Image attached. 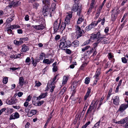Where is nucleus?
Segmentation results:
<instances>
[{"label": "nucleus", "mask_w": 128, "mask_h": 128, "mask_svg": "<svg viewBox=\"0 0 128 128\" xmlns=\"http://www.w3.org/2000/svg\"><path fill=\"white\" fill-rule=\"evenodd\" d=\"M32 26L35 29L38 30H42L44 28V25L42 24L38 25L33 26Z\"/></svg>", "instance_id": "nucleus-11"}, {"label": "nucleus", "mask_w": 128, "mask_h": 128, "mask_svg": "<svg viewBox=\"0 0 128 128\" xmlns=\"http://www.w3.org/2000/svg\"><path fill=\"white\" fill-rule=\"evenodd\" d=\"M90 122H87L82 127V128H86L87 126L90 124Z\"/></svg>", "instance_id": "nucleus-40"}, {"label": "nucleus", "mask_w": 128, "mask_h": 128, "mask_svg": "<svg viewBox=\"0 0 128 128\" xmlns=\"http://www.w3.org/2000/svg\"><path fill=\"white\" fill-rule=\"evenodd\" d=\"M116 18V16H115L114 14H112L111 16V18L112 20V21H114Z\"/></svg>", "instance_id": "nucleus-31"}, {"label": "nucleus", "mask_w": 128, "mask_h": 128, "mask_svg": "<svg viewBox=\"0 0 128 128\" xmlns=\"http://www.w3.org/2000/svg\"><path fill=\"white\" fill-rule=\"evenodd\" d=\"M94 50L93 48H92L90 50L87 51V53L88 55H90L93 52Z\"/></svg>", "instance_id": "nucleus-42"}, {"label": "nucleus", "mask_w": 128, "mask_h": 128, "mask_svg": "<svg viewBox=\"0 0 128 128\" xmlns=\"http://www.w3.org/2000/svg\"><path fill=\"white\" fill-rule=\"evenodd\" d=\"M72 16V14H68L67 15L65 18L64 22H62V23H64L65 24V27L66 25H68L70 23V19Z\"/></svg>", "instance_id": "nucleus-7"}, {"label": "nucleus", "mask_w": 128, "mask_h": 128, "mask_svg": "<svg viewBox=\"0 0 128 128\" xmlns=\"http://www.w3.org/2000/svg\"><path fill=\"white\" fill-rule=\"evenodd\" d=\"M39 6V4L38 3H35L33 5V8L36 9Z\"/></svg>", "instance_id": "nucleus-38"}, {"label": "nucleus", "mask_w": 128, "mask_h": 128, "mask_svg": "<svg viewBox=\"0 0 128 128\" xmlns=\"http://www.w3.org/2000/svg\"><path fill=\"white\" fill-rule=\"evenodd\" d=\"M91 90L90 89L88 88V89L87 92L84 96V100H86L87 99V98L89 96L91 92Z\"/></svg>", "instance_id": "nucleus-22"}, {"label": "nucleus", "mask_w": 128, "mask_h": 128, "mask_svg": "<svg viewBox=\"0 0 128 128\" xmlns=\"http://www.w3.org/2000/svg\"><path fill=\"white\" fill-rule=\"evenodd\" d=\"M53 60L50 59L49 60L48 59H44L43 60V62L46 64H50L52 63L54 61Z\"/></svg>", "instance_id": "nucleus-19"}, {"label": "nucleus", "mask_w": 128, "mask_h": 128, "mask_svg": "<svg viewBox=\"0 0 128 128\" xmlns=\"http://www.w3.org/2000/svg\"><path fill=\"white\" fill-rule=\"evenodd\" d=\"M60 38V36L59 35H56L55 38V40H57Z\"/></svg>", "instance_id": "nucleus-57"}, {"label": "nucleus", "mask_w": 128, "mask_h": 128, "mask_svg": "<svg viewBox=\"0 0 128 128\" xmlns=\"http://www.w3.org/2000/svg\"><path fill=\"white\" fill-rule=\"evenodd\" d=\"M95 4V0H92V3L90 5V6L94 7V5Z\"/></svg>", "instance_id": "nucleus-61"}, {"label": "nucleus", "mask_w": 128, "mask_h": 128, "mask_svg": "<svg viewBox=\"0 0 128 128\" xmlns=\"http://www.w3.org/2000/svg\"><path fill=\"white\" fill-rule=\"evenodd\" d=\"M29 49L28 46L24 44L22 46V48L21 50V51L22 52H26L28 51Z\"/></svg>", "instance_id": "nucleus-16"}, {"label": "nucleus", "mask_w": 128, "mask_h": 128, "mask_svg": "<svg viewBox=\"0 0 128 128\" xmlns=\"http://www.w3.org/2000/svg\"><path fill=\"white\" fill-rule=\"evenodd\" d=\"M32 64L34 67H35L36 66L37 63L36 62H35L34 60L32 61Z\"/></svg>", "instance_id": "nucleus-60"}, {"label": "nucleus", "mask_w": 128, "mask_h": 128, "mask_svg": "<svg viewBox=\"0 0 128 128\" xmlns=\"http://www.w3.org/2000/svg\"><path fill=\"white\" fill-rule=\"evenodd\" d=\"M58 74L56 75L55 77L53 78L52 81L51 82L50 85L52 86V85H53L54 83V82L56 80V77L58 76Z\"/></svg>", "instance_id": "nucleus-28"}, {"label": "nucleus", "mask_w": 128, "mask_h": 128, "mask_svg": "<svg viewBox=\"0 0 128 128\" xmlns=\"http://www.w3.org/2000/svg\"><path fill=\"white\" fill-rule=\"evenodd\" d=\"M7 33L9 34H13L12 30L10 29H8L7 30Z\"/></svg>", "instance_id": "nucleus-43"}, {"label": "nucleus", "mask_w": 128, "mask_h": 128, "mask_svg": "<svg viewBox=\"0 0 128 128\" xmlns=\"http://www.w3.org/2000/svg\"><path fill=\"white\" fill-rule=\"evenodd\" d=\"M13 20V19L12 18H9L6 20V21L7 23H9L12 22Z\"/></svg>", "instance_id": "nucleus-47"}, {"label": "nucleus", "mask_w": 128, "mask_h": 128, "mask_svg": "<svg viewBox=\"0 0 128 128\" xmlns=\"http://www.w3.org/2000/svg\"><path fill=\"white\" fill-rule=\"evenodd\" d=\"M30 125V123L29 122H27L25 126V128H29Z\"/></svg>", "instance_id": "nucleus-63"}, {"label": "nucleus", "mask_w": 128, "mask_h": 128, "mask_svg": "<svg viewBox=\"0 0 128 128\" xmlns=\"http://www.w3.org/2000/svg\"><path fill=\"white\" fill-rule=\"evenodd\" d=\"M69 78L68 76H64L63 77L62 84H65L66 83L68 80Z\"/></svg>", "instance_id": "nucleus-21"}, {"label": "nucleus", "mask_w": 128, "mask_h": 128, "mask_svg": "<svg viewBox=\"0 0 128 128\" xmlns=\"http://www.w3.org/2000/svg\"><path fill=\"white\" fill-rule=\"evenodd\" d=\"M86 65L87 64L86 63H84L80 67V69L81 70H82L83 69L84 67L86 66Z\"/></svg>", "instance_id": "nucleus-51"}, {"label": "nucleus", "mask_w": 128, "mask_h": 128, "mask_svg": "<svg viewBox=\"0 0 128 128\" xmlns=\"http://www.w3.org/2000/svg\"><path fill=\"white\" fill-rule=\"evenodd\" d=\"M61 21L60 20L58 22V20L55 21L53 24L54 29L55 32H57L58 30L59 31H62L64 30L65 28V24L62 23L61 25Z\"/></svg>", "instance_id": "nucleus-3"}, {"label": "nucleus", "mask_w": 128, "mask_h": 128, "mask_svg": "<svg viewBox=\"0 0 128 128\" xmlns=\"http://www.w3.org/2000/svg\"><path fill=\"white\" fill-rule=\"evenodd\" d=\"M8 2L9 4H10V5L12 6V2H14V0H6Z\"/></svg>", "instance_id": "nucleus-58"}, {"label": "nucleus", "mask_w": 128, "mask_h": 128, "mask_svg": "<svg viewBox=\"0 0 128 128\" xmlns=\"http://www.w3.org/2000/svg\"><path fill=\"white\" fill-rule=\"evenodd\" d=\"M90 42V40H88L86 41L84 43H83V44L84 45H87Z\"/></svg>", "instance_id": "nucleus-48"}, {"label": "nucleus", "mask_w": 128, "mask_h": 128, "mask_svg": "<svg viewBox=\"0 0 128 128\" xmlns=\"http://www.w3.org/2000/svg\"><path fill=\"white\" fill-rule=\"evenodd\" d=\"M93 6H90V7L89 8V10L88 11L87 14H88L92 11V9L93 8Z\"/></svg>", "instance_id": "nucleus-46"}, {"label": "nucleus", "mask_w": 128, "mask_h": 128, "mask_svg": "<svg viewBox=\"0 0 128 128\" xmlns=\"http://www.w3.org/2000/svg\"><path fill=\"white\" fill-rule=\"evenodd\" d=\"M90 46H87L84 48H82V51L83 52H84L85 50H87L89 48H90Z\"/></svg>", "instance_id": "nucleus-36"}, {"label": "nucleus", "mask_w": 128, "mask_h": 128, "mask_svg": "<svg viewBox=\"0 0 128 128\" xmlns=\"http://www.w3.org/2000/svg\"><path fill=\"white\" fill-rule=\"evenodd\" d=\"M82 10L81 6L79 4L75 3L74 4L72 7V10L74 11L77 12V15L80 16Z\"/></svg>", "instance_id": "nucleus-5"}, {"label": "nucleus", "mask_w": 128, "mask_h": 128, "mask_svg": "<svg viewBox=\"0 0 128 128\" xmlns=\"http://www.w3.org/2000/svg\"><path fill=\"white\" fill-rule=\"evenodd\" d=\"M113 103L114 104L116 105L118 104L120 102V100L119 97L116 96L113 99Z\"/></svg>", "instance_id": "nucleus-12"}, {"label": "nucleus", "mask_w": 128, "mask_h": 128, "mask_svg": "<svg viewBox=\"0 0 128 128\" xmlns=\"http://www.w3.org/2000/svg\"><path fill=\"white\" fill-rule=\"evenodd\" d=\"M46 55L43 52L41 53L40 56V58L41 60H42L43 59V57L45 56Z\"/></svg>", "instance_id": "nucleus-29"}, {"label": "nucleus", "mask_w": 128, "mask_h": 128, "mask_svg": "<svg viewBox=\"0 0 128 128\" xmlns=\"http://www.w3.org/2000/svg\"><path fill=\"white\" fill-rule=\"evenodd\" d=\"M35 83V86L39 87L42 85V84L39 82L36 81Z\"/></svg>", "instance_id": "nucleus-35"}, {"label": "nucleus", "mask_w": 128, "mask_h": 128, "mask_svg": "<svg viewBox=\"0 0 128 128\" xmlns=\"http://www.w3.org/2000/svg\"><path fill=\"white\" fill-rule=\"evenodd\" d=\"M90 82V78L88 77H86L85 79L84 83L86 84H88Z\"/></svg>", "instance_id": "nucleus-33"}, {"label": "nucleus", "mask_w": 128, "mask_h": 128, "mask_svg": "<svg viewBox=\"0 0 128 128\" xmlns=\"http://www.w3.org/2000/svg\"><path fill=\"white\" fill-rule=\"evenodd\" d=\"M84 18H83V16H82L81 15L80 16V18H78L77 21V23L78 24H80L82 21L84 20Z\"/></svg>", "instance_id": "nucleus-23"}, {"label": "nucleus", "mask_w": 128, "mask_h": 128, "mask_svg": "<svg viewBox=\"0 0 128 128\" xmlns=\"http://www.w3.org/2000/svg\"><path fill=\"white\" fill-rule=\"evenodd\" d=\"M30 58L29 57H28L26 58V60L25 62H26L28 63L29 62H30Z\"/></svg>", "instance_id": "nucleus-54"}, {"label": "nucleus", "mask_w": 128, "mask_h": 128, "mask_svg": "<svg viewBox=\"0 0 128 128\" xmlns=\"http://www.w3.org/2000/svg\"><path fill=\"white\" fill-rule=\"evenodd\" d=\"M91 24L93 27H94L96 26L98 24V23L96 21H94L93 22H92Z\"/></svg>", "instance_id": "nucleus-50"}, {"label": "nucleus", "mask_w": 128, "mask_h": 128, "mask_svg": "<svg viewBox=\"0 0 128 128\" xmlns=\"http://www.w3.org/2000/svg\"><path fill=\"white\" fill-rule=\"evenodd\" d=\"M94 27L92 26L91 24L89 25L88 26H87L85 28V30H86L88 31L90 30Z\"/></svg>", "instance_id": "nucleus-27"}, {"label": "nucleus", "mask_w": 128, "mask_h": 128, "mask_svg": "<svg viewBox=\"0 0 128 128\" xmlns=\"http://www.w3.org/2000/svg\"><path fill=\"white\" fill-rule=\"evenodd\" d=\"M14 42L15 44L20 46L23 43V41H22L20 38L19 41H18L15 40L14 41Z\"/></svg>", "instance_id": "nucleus-20"}, {"label": "nucleus", "mask_w": 128, "mask_h": 128, "mask_svg": "<svg viewBox=\"0 0 128 128\" xmlns=\"http://www.w3.org/2000/svg\"><path fill=\"white\" fill-rule=\"evenodd\" d=\"M8 78L7 77H5L3 78V82L4 84H6L8 82Z\"/></svg>", "instance_id": "nucleus-32"}, {"label": "nucleus", "mask_w": 128, "mask_h": 128, "mask_svg": "<svg viewBox=\"0 0 128 128\" xmlns=\"http://www.w3.org/2000/svg\"><path fill=\"white\" fill-rule=\"evenodd\" d=\"M128 107V105L127 104H122L120 106L119 108L117 110V112L120 111L121 112H122Z\"/></svg>", "instance_id": "nucleus-9"}, {"label": "nucleus", "mask_w": 128, "mask_h": 128, "mask_svg": "<svg viewBox=\"0 0 128 128\" xmlns=\"http://www.w3.org/2000/svg\"><path fill=\"white\" fill-rule=\"evenodd\" d=\"M103 6H102V5H101V6H100L98 8V9L97 11V12H98L100 13L101 12L102 10V9Z\"/></svg>", "instance_id": "nucleus-39"}, {"label": "nucleus", "mask_w": 128, "mask_h": 128, "mask_svg": "<svg viewBox=\"0 0 128 128\" xmlns=\"http://www.w3.org/2000/svg\"><path fill=\"white\" fill-rule=\"evenodd\" d=\"M66 51L67 54H70L71 53V51L69 49H66Z\"/></svg>", "instance_id": "nucleus-52"}, {"label": "nucleus", "mask_w": 128, "mask_h": 128, "mask_svg": "<svg viewBox=\"0 0 128 128\" xmlns=\"http://www.w3.org/2000/svg\"><path fill=\"white\" fill-rule=\"evenodd\" d=\"M21 2L20 1H16L12 2V6L16 7L19 6L20 5Z\"/></svg>", "instance_id": "nucleus-17"}, {"label": "nucleus", "mask_w": 128, "mask_h": 128, "mask_svg": "<svg viewBox=\"0 0 128 128\" xmlns=\"http://www.w3.org/2000/svg\"><path fill=\"white\" fill-rule=\"evenodd\" d=\"M44 103V101L43 100H42L38 102L37 103V106H40L42 104Z\"/></svg>", "instance_id": "nucleus-41"}, {"label": "nucleus", "mask_w": 128, "mask_h": 128, "mask_svg": "<svg viewBox=\"0 0 128 128\" xmlns=\"http://www.w3.org/2000/svg\"><path fill=\"white\" fill-rule=\"evenodd\" d=\"M52 68L53 71L54 72H56L57 71L58 68L56 66H54Z\"/></svg>", "instance_id": "nucleus-45"}, {"label": "nucleus", "mask_w": 128, "mask_h": 128, "mask_svg": "<svg viewBox=\"0 0 128 128\" xmlns=\"http://www.w3.org/2000/svg\"><path fill=\"white\" fill-rule=\"evenodd\" d=\"M92 35L90 38L92 40H97L96 42L93 44L94 49L96 50V48L97 47L98 44L104 38L102 36V35L99 32H98L96 34H92Z\"/></svg>", "instance_id": "nucleus-1"}, {"label": "nucleus", "mask_w": 128, "mask_h": 128, "mask_svg": "<svg viewBox=\"0 0 128 128\" xmlns=\"http://www.w3.org/2000/svg\"><path fill=\"white\" fill-rule=\"evenodd\" d=\"M100 74V69L98 68L96 72L95 75L94 76V78L96 79V82H97L99 79V76Z\"/></svg>", "instance_id": "nucleus-10"}, {"label": "nucleus", "mask_w": 128, "mask_h": 128, "mask_svg": "<svg viewBox=\"0 0 128 128\" xmlns=\"http://www.w3.org/2000/svg\"><path fill=\"white\" fill-rule=\"evenodd\" d=\"M51 7L52 8V10L53 11L56 8V4L55 3L52 4L51 5Z\"/></svg>", "instance_id": "nucleus-30"}, {"label": "nucleus", "mask_w": 128, "mask_h": 128, "mask_svg": "<svg viewBox=\"0 0 128 128\" xmlns=\"http://www.w3.org/2000/svg\"><path fill=\"white\" fill-rule=\"evenodd\" d=\"M75 29L76 34L72 33L71 34V38L73 39L75 38L76 37V38L78 39L82 35V31L84 32L83 30L81 29L79 26L78 25L75 26Z\"/></svg>", "instance_id": "nucleus-4"}, {"label": "nucleus", "mask_w": 128, "mask_h": 128, "mask_svg": "<svg viewBox=\"0 0 128 128\" xmlns=\"http://www.w3.org/2000/svg\"><path fill=\"white\" fill-rule=\"evenodd\" d=\"M123 119L124 123H126V122L128 121V116Z\"/></svg>", "instance_id": "nucleus-53"}, {"label": "nucleus", "mask_w": 128, "mask_h": 128, "mask_svg": "<svg viewBox=\"0 0 128 128\" xmlns=\"http://www.w3.org/2000/svg\"><path fill=\"white\" fill-rule=\"evenodd\" d=\"M16 99L14 98H12L10 100H7L6 101V103L8 104H15L16 103Z\"/></svg>", "instance_id": "nucleus-13"}, {"label": "nucleus", "mask_w": 128, "mask_h": 128, "mask_svg": "<svg viewBox=\"0 0 128 128\" xmlns=\"http://www.w3.org/2000/svg\"><path fill=\"white\" fill-rule=\"evenodd\" d=\"M48 93L47 92H46L45 93H43L42 94L40 95L38 97H37V100H40V99L44 98L47 96Z\"/></svg>", "instance_id": "nucleus-18"}, {"label": "nucleus", "mask_w": 128, "mask_h": 128, "mask_svg": "<svg viewBox=\"0 0 128 128\" xmlns=\"http://www.w3.org/2000/svg\"><path fill=\"white\" fill-rule=\"evenodd\" d=\"M71 45L70 42L67 40L66 38L64 36L61 38L60 40L59 48L62 50H64L65 48L69 47Z\"/></svg>", "instance_id": "nucleus-2"}, {"label": "nucleus", "mask_w": 128, "mask_h": 128, "mask_svg": "<svg viewBox=\"0 0 128 128\" xmlns=\"http://www.w3.org/2000/svg\"><path fill=\"white\" fill-rule=\"evenodd\" d=\"M50 4L49 5H44V6H43L42 12L43 13L44 15V16H47L49 14L50 15H51V13L50 12Z\"/></svg>", "instance_id": "nucleus-6"}, {"label": "nucleus", "mask_w": 128, "mask_h": 128, "mask_svg": "<svg viewBox=\"0 0 128 128\" xmlns=\"http://www.w3.org/2000/svg\"><path fill=\"white\" fill-rule=\"evenodd\" d=\"M76 83H74L72 85V86L71 88H73V89L74 90L76 89Z\"/></svg>", "instance_id": "nucleus-49"}, {"label": "nucleus", "mask_w": 128, "mask_h": 128, "mask_svg": "<svg viewBox=\"0 0 128 128\" xmlns=\"http://www.w3.org/2000/svg\"><path fill=\"white\" fill-rule=\"evenodd\" d=\"M31 97L30 95H29L28 96V97L26 99V101L29 102L31 100Z\"/></svg>", "instance_id": "nucleus-55"}, {"label": "nucleus", "mask_w": 128, "mask_h": 128, "mask_svg": "<svg viewBox=\"0 0 128 128\" xmlns=\"http://www.w3.org/2000/svg\"><path fill=\"white\" fill-rule=\"evenodd\" d=\"M100 120L101 119L94 125V127H95L96 128H98L100 122Z\"/></svg>", "instance_id": "nucleus-34"}, {"label": "nucleus", "mask_w": 128, "mask_h": 128, "mask_svg": "<svg viewBox=\"0 0 128 128\" xmlns=\"http://www.w3.org/2000/svg\"><path fill=\"white\" fill-rule=\"evenodd\" d=\"M23 93L22 92H18V96L19 97H20L23 95Z\"/></svg>", "instance_id": "nucleus-62"}, {"label": "nucleus", "mask_w": 128, "mask_h": 128, "mask_svg": "<svg viewBox=\"0 0 128 128\" xmlns=\"http://www.w3.org/2000/svg\"><path fill=\"white\" fill-rule=\"evenodd\" d=\"M19 117V115L18 113L17 112H16L14 115H11L10 118V119H14L15 118H17Z\"/></svg>", "instance_id": "nucleus-15"}, {"label": "nucleus", "mask_w": 128, "mask_h": 128, "mask_svg": "<svg viewBox=\"0 0 128 128\" xmlns=\"http://www.w3.org/2000/svg\"><path fill=\"white\" fill-rule=\"evenodd\" d=\"M108 56L109 58H111L113 57V56L112 55V54L111 53H108Z\"/></svg>", "instance_id": "nucleus-56"}, {"label": "nucleus", "mask_w": 128, "mask_h": 128, "mask_svg": "<svg viewBox=\"0 0 128 128\" xmlns=\"http://www.w3.org/2000/svg\"><path fill=\"white\" fill-rule=\"evenodd\" d=\"M92 102L91 105L90 106L89 108L87 110L86 114L90 113L92 110L94 109H95L96 108L97 105V103H96V102H95L94 104H92Z\"/></svg>", "instance_id": "nucleus-8"}, {"label": "nucleus", "mask_w": 128, "mask_h": 128, "mask_svg": "<svg viewBox=\"0 0 128 128\" xmlns=\"http://www.w3.org/2000/svg\"><path fill=\"white\" fill-rule=\"evenodd\" d=\"M72 44L74 45V47H77L79 46V42L78 40H76L72 42Z\"/></svg>", "instance_id": "nucleus-25"}, {"label": "nucleus", "mask_w": 128, "mask_h": 128, "mask_svg": "<svg viewBox=\"0 0 128 128\" xmlns=\"http://www.w3.org/2000/svg\"><path fill=\"white\" fill-rule=\"evenodd\" d=\"M24 19L26 21H27L28 20H29L28 16L27 15H26Z\"/></svg>", "instance_id": "nucleus-64"}, {"label": "nucleus", "mask_w": 128, "mask_h": 128, "mask_svg": "<svg viewBox=\"0 0 128 128\" xmlns=\"http://www.w3.org/2000/svg\"><path fill=\"white\" fill-rule=\"evenodd\" d=\"M9 28L10 29H14L16 27V25H10V26H9Z\"/></svg>", "instance_id": "nucleus-59"}, {"label": "nucleus", "mask_w": 128, "mask_h": 128, "mask_svg": "<svg viewBox=\"0 0 128 128\" xmlns=\"http://www.w3.org/2000/svg\"><path fill=\"white\" fill-rule=\"evenodd\" d=\"M66 89V88L65 87L64 88H62L60 92V93H61L62 94H63L64 92H65Z\"/></svg>", "instance_id": "nucleus-37"}, {"label": "nucleus", "mask_w": 128, "mask_h": 128, "mask_svg": "<svg viewBox=\"0 0 128 128\" xmlns=\"http://www.w3.org/2000/svg\"><path fill=\"white\" fill-rule=\"evenodd\" d=\"M25 82H24V80L23 77H20L19 78V82L18 86H20L21 87L23 86Z\"/></svg>", "instance_id": "nucleus-14"}, {"label": "nucleus", "mask_w": 128, "mask_h": 128, "mask_svg": "<svg viewBox=\"0 0 128 128\" xmlns=\"http://www.w3.org/2000/svg\"><path fill=\"white\" fill-rule=\"evenodd\" d=\"M36 113V110H32L30 112H28V114H31V116L35 114Z\"/></svg>", "instance_id": "nucleus-26"}, {"label": "nucleus", "mask_w": 128, "mask_h": 128, "mask_svg": "<svg viewBox=\"0 0 128 128\" xmlns=\"http://www.w3.org/2000/svg\"><path fill=\"white\" fill-rule=\"evenodd\" d=\"M122 62L124 63H126L127 62V60L125 58H122Z\"/></svg>", "instance_id": "nucleus-44"}, {"label": "nucleus", "mask_w": 128, "mask_h": 128, "mask_svg": "<svg viewBox=\"0 0 128 128\" xmlns=\"http://www.w3.org/2000/svg\"><path fill=\"white\" fill-rule=\"evenodd\" d=\"M42 2L44 5L50 4V0H42Z\"/></svg>", "instance_id": "nucleus-24"}]
</instances>
